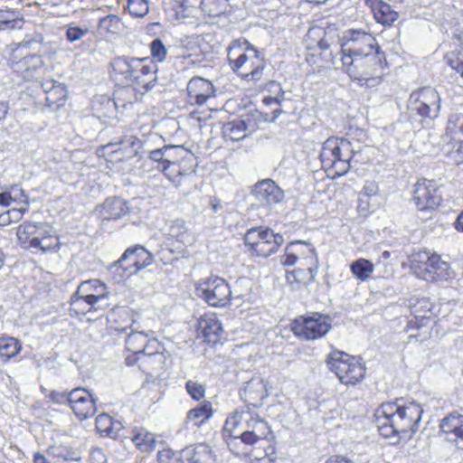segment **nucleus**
<instances>
[{
    "mask_svg": "<svg viewBox=\"0 0 463 463\" xmlns=\"http://www.w3.org/2000/svg\"><path fill=\"white\" fill-rule=\"evenodd\" d=\"M111 77L123 87L115 92L113 99H108L109 106H117L125 94L137 92L141 95L151 90L157 82V65L149 58L119 56L111 61Z\"/></svg>",
    "mask_w": 463,
    "mask_h": 463,
    "instance_id": "obj_1",
    "label": "nucleus"
},
{
    "mask_svg": "<svg viewBox=\"0 0 463 463\" xmlns=\"http://www.w3.org/2000/svg\"><path fill=\"white\" fill-rule=\"evenodd\" d=\"M422 413L420 405L414 402L383 403L375 411L379 432L385 438H397V441L410 439L418 430Z\"/></svg>",
    "mask_w": 463,
    "mask_h": 463,
    "instance_id": "obj_2",
    "label": "nucleus"
},
{
    "mask_svg": "<svg viewBox=\"0 0 463 463\" xmlns=\"http://www.w3.org/2000/svg\"><path fill=\"white\" fill-rule=\"evenodd\" d=\"M345 72L359 86L373 88L379 85L386 65L383 52L376 51L356 58L341 59Z\"/></svg>",
    "mask_w": 463,
    "mask_h": 463,
    "instance_id": "obj_3",
    "label": "nucleus"
},
{
    "mask_svg": "<svg viewBox=\"0 0 463 463\" xmlns=\"http://www.w3.org/2000/svg\"><path fill=\"white\" fill-rule=\"evenodd\" d=\"M227 59L232 71L247 81H259L263 76L265 61L260 52L248 41L232 42L227 49Z\"/></svg>",
    "mask_w": 463,
    "mask_h": 463,
    "instance_id": "obj_4",
    "label": "nucleus"
},
{
    "mask_svg": "<svg viewBox=\"0 0 463 463\" xmlns=\"http://www.w3.org/2000/svg\"><path fill=\"white\" fill-rule=\"evenodd\" d=\"M360 152V146H354L347 138L331 137L322 145L320 160L325 169H335L338 175H344L351 167V160Z\"/></svg>",
    "mask_w": 463,
    "mask_h": 463,
    "instance_id": "obj_5",
    "label": "nucleus"
},
{
    "mask_svg": "<svg viewBox=\"0 0 463 463\" xmlns=\"http://www.w3.org/2000/svg\"><path fill=\"white\" fill-rule=\"evenodd\" d=\"M109 321L115 331L127 333L125 344L128 351L144 354L152 347L158 346V341L150 338L146 333L137 331L132 328L133 320L124 308L113 309L109 317Z\"/></svg>",
    "mask_w": 463,
    "mask_h": 463,
    "instance_id": "obj_6",
    "label": "nucleus"
},
{
    "mask_svg": "<svg viewBox=\"0 0 463 463\" xmlns=\"http://www.w3.org/2000/svg\"><path fill=\"white\" fill-rule=\"evenodd\" d=\"M153 254L142 245L128 248L121 257L110 267V272L117 281H121L138 273L153 262Z\"/></svg>",
    "mask_w": 463,
    "mask_h": 463,
    "instance_id": "obj_7",
    "label": "nucleus"
},
{
    "mask_svg": "<svg viewBox=\"0 0 463 463\" xmlns=\"http://www.w3.org/2000/svg\"><path fill=\"white\" fill-rule=\"evenodd\" d=\"M411 268L417 277L426 281L447 280L450 278L449 264L436 253H416L411 261Z\"/></svg>",
    "mask_w": 463,
    "mask_h": 463,
    "instance_id": "obj_8",
    "label": "nucleus"
},
{
    "mask_svg": "<svg viewBox=\"0 0 463 463\" xmlns=\"http://www.w3.org/2000/svg\"><path fill=\"white\" fill-rule=\"evenodd\" d=\"M330 317L318 312H309L296 317L291 330L304 340H317L325 336L332 328Z\"/></svg>",
    "mask_w": 463,
    "mask_h": 463,
    "instance_id": "obj_9",
    "label": "nucleus"
},
{
    "mask_svg": "<svg viewBox=\"0 0 463 463\" xmlns=\"http://www.w3.org/2000/svg\"><path fill=\"white\" fill-rule=\"evenodd\" d=\"M326 363L329 369L345 385L357 383L365 373V369L359 361L354 357L350 358L347 354L338 350L329 354Z\"/></svg>",
    "mask_w": 463,
    "mask_h": 463,
    "instance_id": "obj_10",
    "label": "nucleus"
},
{
    "mask_svg": "<svg viewBox=\"0 0 463 463\" xmlns=\"http://www.w3.org/2000/svg\"><path fill=\"white\" fill-rule=\"evenodd\" d=\"M244 242L256 255L267 258L278 251L284 242V238L269 228L254 227L245 233Z\"/></svg>",
    "mask_w": 463,
    "mask_h": 463,
    "instance_id": "obj_11",
    "label": "nucleus"
},
{
    "mask_svg": "<svg viewBox=\"0 0 463 463\" xmlns=\"http://www.w3.org/2000/svg\"><path fill=\"white\" fill-rule=\"evenodd\" d=\"M441 99L439 92L430 87L413 91L408 100L409 109L422 118H436L440 111Z\"/></svg>",
    "mask_w": 463,
    "mask_h": 463,
    "instance_id": "obj_12",
    "label": "nucleus"
},
{
    "mask_svg": "<svg viewBox=\"0 0 463 463\" xmlns=\"http://www.w3.org/2000/svg\"><path fill=\"white\" fill-rule=\"evenodd\" d=\"M196 291L200 298L213 307L226 306L232 296L229 284L220 277H210L201 280Z\"/></svg>",
    "mask_w": 463,
    "mask_h": 463,
    "instance_id": "obj_13",
    "label": "nucleus"
},
{
    "mask_svg": "<svg viewBox=\"0 0 463 463\" xmlns=\"http://www.w3.org/2000/svg\"><path fill=\"white\" fill-rule=\"evenodd\" d=\"M376 51H380V47L372 34L354 30L347 33L340 48L341 59L349 58V60Z\"/></svg>",
    "mask_w": 463,
    "mask_h": 463,
    "instance_id": "obj_14",
    "label": "nucleus"
},
{
    "mask_svg": "<svg viewBox=\"0 0 463 463\" xmlns=\"http://www.w3.org/2000/svg\"><path fill=\"white\" fill-rule=\"evenodd\" d=\"M413 200L418 210L429 211L440 204L442 195L435 181L421 179L415 184Z\"/></svg>",
    "mask_w": 463,
    "mask_h": 463,
    "instance_id": "obj_15",
    "label": "nucleus"
},
{
    "mask_svg": "<svg viewBox=\"0 0 463 463\" xmlns=\"http://www.w3.org/2000/svg\"><path fill=\"white\" fill-rule=\"evenodd\" d=\"M70 407L80 420H87L97 411L96 399L83 388H75L71 391Z\"/></svg>",
    "mask_w": 463,
    "mask_h": 463,
    "instance_id": "obj_16",
    "label": "nucleus"
},
{
    "mask_svg": "<svg viewBox=\"0 0 463 463\" xmlns=\"http://www.w3.org/2000/svg\"><path fill=\"white\" fill-rule=\"evenodd\" d=\"M248 416L244 423L245 430L240 436H235V438H240L241 442L246 445H255L259 441L265 439L270 430L267 421L258 415L249 413Z\"/></svg>",
    "mask_w": 463,
    "mask_h": 463,
    "instance_id": "obj_17",
    "label": "nucleus"
},
{
    "mask_svg": "<svg viewBox=\"0 0 463 463\" xmlns=\"http://www.w3.org/2000/svg\"><path fill=\"white\" fill-rule=\"evenodd\" d=\"M78 294H83L87 299L92 301L101 310L109 307V291L107 286L99 279H90L81 282L78 286Z\"/></svg>",
    "mask_w": 463,
    "mask_h": 463,
    "instance_id": "obj_18",
    "label": "nucleus"
},
{
    "mask_svg": "<svg viewBox=\"0 0 463 463\" xmlns=\"http://www.w3.org/2000/svg\"><path fill=\"white\" fill-rule=\"evenodd\" d=\"M252 194L262 205L276 204L284 198L283 190L271 179L258 182L253 187Z\"/></svg>",
    "mask_w": 463,
    "mask_h": 463,
    "instance_id": "obj_19",
    "label": "nucleus"
},
{
    "mask_svg": "<svg viewBox=\"0 0 463 463\" xmlns=\"http://www.w3.org/2000/svg\"><path fill=\"white\" fill-rule=\"evenodd\" d=\"M188 100L191 104L203 105L206 101L214 97V87L213 83L201 77H194L187 83Z\"/></svg>",
    "mask_w": 463,
    "mask_h": 463,
    "instance_id": "obj_20",
    "label": "nucleus"
},
{
    "mask_svg": "<svg viewBox=\"0 0 463 463\" xmlns=\"http://www.w3.org/2000/svg\"><path fill=\"white\" fill-rule=\"evenodd\" d=\"M197 331L205 341L216 344L222 338L223 328L216 314L206 313L199 318Z\"/></svg>",
    "mask_w": 463,
    "mask_h": 463,
    "instance_id": "obj_21",
    "label": "nucleus"
},
{
    "mask_svg": "<svg viewBox=\"0 0 463 463\" xmlns=\"http://www.w3.org/2000/svg\"><path fill=\"white\" fill-rule=\"evenodd\" d=\"M197 163H166L160 170L165 176L178 187L194 176Z\"/></svg>",
    "mask_w": 463,
    "mask_h": 463,
    "instance_id": "obj_22",
    "label": "nucleus"
},
{
    "mask_svg": "<svg viewBox=\"0 0 463 463\" xmlns=\"http://www.w3.org/2000/svg\"><path fill=\"white\" fill-rule=\"evenodd\" d=\"M161 140V137L156 133H149L143 138H138L135 136L126 137L124 145L128 146L127 156H137L140 158L143 155H149L156 147V143Z\"/></svg>",
    "mask_w": 463,
    "mask_h": 463,
    "instance_id": "obj_23",
    "label": "nucleus"
},
{
    "mask_svg": "<svg viewBox=\"0 0 463 463\" xmlns=\"http://www.w3.org/2000/svg\"><path fill=\"white\" fill-rule=\"evenodd\" d=\"M176 461L188 463H216V458L211 448L203 443L186 447L180 451V459Z\"/></svg>",
    "mask_w": 463,
    "mask_h": 463,
    "instance_id": "obj_24",
    "label": "nucleus"
},
{
    "mask_svg": "<svg viewBox=\"0 0 463 463\" xmlns=\"http://www.w3.org/2000/svg\"><path fill=\"white\" fill-rule=\"evenodd\" d=\"M101 217V225L104 227L107 222L118 220L128 213L127 202L121 198H109L99 208Z\"/></svg>",
    "mask_w": 463,
    "mask_h": 463,
    "instance_id": "obj_25",
    "label": "nucleus"
},
{
    "mask_svg": "<svg viewBox=\"0 0 463 463\" xmlns=\"http://www.w3.org/2000/svg\"><path fill=\"white\" fill-rule=\"evenodd\" d=\"M439 428L449 441L463 440V415L450 413L441 420Z\"/></svg>",
    "mask_w": 463,
    "mask_h": 463,
    "instance_id": "obj_26",
    "label": "nucleus"
},
{
    "mask_svg": "<svg viewBox=\"0 0 463 463\" xmlns=\"http://www.w3.org/2000/svg\"><path fill=\"white\" fill-rule=\"evenodd\" d=\"M371 7L375 20L385 26H391L399 17L398 12L383 0H373Z\"/></svg>",
    "mask_w": 463,
    "mask_h": 463,
    "instance_id": "obj_27",
    "label": "nucleus"
},
{
    "mask_svg": "<svg viewBox=\"0 0 463 463\" xmlns=\"http://www.w3.org/2000/svg\"><path fill=\"white\" fill-rule=\"evenodd\" d=\"M96 429L101 435L116 439L123 430V424L108 413H101L96 418Z\"/></svg>",
    "mask_w": 463,
    "mask_h": 463,
    "instance_id": "obj_28",
    "label": "nucleus"
},
{
    "mask_svg": "<svg viewBox=\"0 0 463 463\" xmlns=\"http://www.w3.org/2000/svg\"><path fill=\"white\" fill-rule=\"evenodd\" d=\"M291 244L299 246L298 250L300 253L298 260H304L306 261L305 265L308 266L307 269L310 273V277L314 279L318 269V260L315 248L311 243L304 241H291Z\"/></svg>",
    "mask_w": 463,
    "mask_h": 463,
    "instance_id": "obj_29",
    "label": "nucleus"
},
{
    "mask_svg": "<svg viewBox=\"0 0 463 463\" xmlns=\"http://www.w3.org/2000/svg\"><path fill=\"white\" fill-rule=\"evenodd\" d=\"M161 348L162 346L158 342V346L152 347L144 354H141V364H139V368L143 371L161 368L165 362V357L161 352Z\"/></svg>",
    "mask_w": 463,
    "mask_h": 463,
    "instance_id": "obj_30",
    "label": "nucleus"
},
{
    "mask_svg": "<svg viewBox=\"0 0 463 463\" xmlns=\"http://www.w3.org/2000/svg\"><path fill=\"white\" fill-rule=\"evenodd\" d=\"M228 8V0H201L200 2L202 14L210 21L225 14Z\"/></svg>",
    "mask_w": 463,
    "mask_h": 463,
    "instance_id": "obj_31",
    "label": "nucleus"
},
{
    "mask_svg": "<svg viewBox=\"0 0 463 463\" xmlns=\"http://www.w3.org/2000/svg\"><path fill=\"white\" fill-rule=\"evenodd\" d=\"M165 234L175 239L177 241L185 244L191 240L185 222L182 219H175L169 222L165 229Z\"/></svg>",
    "mask_w": 463,
    "mask_h": 463,
    "instance_id": "obj_32",
    "label": "nucleus"
},
{
    "mask_svg": "<svg viewBox=\"0 0 463 463\" xmlns=\"http://www.w3.org/2000/svg\"><path fill=\"white\" fill-rule=\"evenodd\" d=\"M167 163H197L195 156L183 146H165Z\"/></svg>",
    "mask_w": 463,
    "mask_h": 463,
    "instance_id": "obj_33",
    "label": "nucleus"
},
{
    "mask_svg": "<svg viewBox=\"0 0 463 463\" xmlns=\"http://www.w3.org/2000/svg\"><path fill=\"white\" fill-rule=\"evenodd\" d=\"M247 136V125L243 120L227 122L222 127V137L225 140L238 142Z\"/></svg>",
    "mask_w": 463,
    "mask_h": 463,
    "instance_id": "obj_34",
    "label": "nucleus"
},
{
    "mask_svg": "<svg viewBox=\"0 0 463 463\" xmlns=\"http://www.w3.org/2000/svg\"><path fill=\"white\" fill-rule=\"evenodd\" d=\"M70 310L79 316L101 309L98 308V306H96L92 301L87 299L83 294H78L77 289L71 298Z\"/></svg>",
    "mask_w": 463,
    "mask_h": 463,
    "instance_id": "obj_35",
    "label": "nucleus"
},
{
    "mask_svg": "<svg viewBox=\"0 0 463 463\" xmlns=\"http://www.w3.org/2000/svg\"><path fill=\"white\" fill-rule=\"evenodd\" d=\"M213 415L212 403L204 402L201 405L190 410L186 416V420L192 422L194 426H200Z\"/></svg>",
    "mask_w": 463,
    "mask_h": 463,
    "instance_id": "obj_36",
    "label": "nucleus"
},
{
    "mask_svg": "<svg viewBox=\"0 0 463 463\" xmlns=\"http://www.w3.org/2000/svg\"><path fill=\"white\" fill-rule=\"evenodd\" d=\"M132 441L135 443L143 452H150L155 449L156 445V439L153 433L140 430L132 438Z\"/></svg>",
    "mask_w": 463,
    "mask_h": 463,
    "instance_id": "obj_37",
    "label": "nucleus"
},
{
    "mask_svg": "<svg viewBox=\"0 0 463 463\" xmlns=\"http://www.w3.org/2000/svg\"><path fill=\"white\" fill-rule=\"evenodd\" d=\"M22 349L20 341L11 336L0 337V356L11 359L16 356Z\"/></svg>",
    "mask_w": 463,
    "mask_h": 463,
    "instance_id": "obj_38",
    "label": "nucleus"
},
{
    "mask_svg": "<svg viewBox=\"0 0 463 463\" xmlns=\"http://www.w3.org/2000/svg\"><path fill=\"white\" fill-rule=\"evenodd\" d=\"M43 90L48 94L46 101L55 103L66 96L65 88L55 80L47 81L42 84Z\"/></svg>",
    "mask_w": 463,
    "mask_h": 463,
    "instance_id": "obj_39",
    "label": "nucleus"
},
{
    "mask_svg": "<svg viewBox=\"0 0 463 463\" xmlns=\"http://www.w3.org/2000/svg\"><path fill=\"white\" fill-rule=\"evenodd\" d=\"M350 268L355 278L362 281L366 280L374 269L373 264L365 259H358L351 264Z\"/></svg>",
    "mask_w": 463,
    "mask_h": 463,
    "instance_id": "obj_40",
    "label": "nucleus"
},
{
    "mask_svg": "<svg viewBox=\"0 0 463 463\" xmlns=\"http://www.w3.org/2000/svg\"><path fill=\"white\" fill-rule=\"evenodd\" d=\"M99 30L101 33H118L122 27L120 18L115 14H109L99 21Z\"/></svg>",
    "mask_w": 463,
    "mask_h": 463,
    "instance_id": "obj_41",
    "label": "nucleus"
},
{
    "mask_svg": "<svg viewBox=\"0 0 463 463\" xmlns=\"http://www.w3.org/2000/svg\"><path fill=\"white\" fill-rule=\"evenodd\" d=\"M34 245V249L40 250L43 253L56 251L60 248L59 238L53 229L43 238L41 237V241L35 239Z\"/></svg>",
    "mask_w": 463,
    "mask_h": 463,
    "instance_id": "obj_42",
    "label": "nucleus"
},
{
    "mask_svg": "<svg viewBox=\"0 0 463 463\" xmlns=\"http://www.w3.org/2000/svg\"><path fill=\"white\" fill-rule=\"evenodd\" d=\"M198 10L188 0H182L175 10L176 18L184 23L192 24L196 17Z\"/></svg>",
    "mask_w": 463,
    "mask_h": 463,
    "instance_id": "obj_43",
    "label": "nucleus"
},
{
    "mask_svg": "<svg viewBox=\"0 0 463 463\" xmlns=\"http://www.w3.org/2000/svg\"><path fill=\"white\" fill-rule=\"evenodd\" d=\"M446 134L455 139L458 136L463 137V114H452L449 116Z\"/></svg>",
    "mask_w": 463,
    "mask_h": 463,
    "instance_id": "obj_44",
    "label": "nucleus"
},
{
    "mask_svg": "<svg viewBox=\"0 0 463 463\" xmlns=\"http://www.w3.org/2000/svg\"><path fill=\"white\" fill-rule=\"evenodd\" d=\"M232 298H240L241 300H249L251 291V282L248 279H239L236 280L234 288L232 290Z\"/></svg>",
    "mask_w": 463,
    "mask_h": 463,
    "instance_id": "obj_45",
    "label": "nucleus"
},
{
    "mask_svg": "<svg viewBox=\"0 0 463 463\" xmlns=\"http://www.w3.org/2000/svg\"><path fill=\"white\" fill-rule=\"evenodd\" d=\"M38 224L33 222H24L20 224L17 228V238L21 244L28 245L31 241L32 237L33 236L34 231Z\"/></svg>",
    "mask_w": 463,
    "mask_h": 463,
    "instance_id": "obj_46",
    "label": "nucleus"
},
{
    "mask_svg": "<svg viewBox=\"0 0 463 463\" xmlns=\"http://www.w3.org/2000/svg\"><path fill=\"white\" fill-rule=\"evenodd\" d=\"M43 60L42 57L39 55H30L25 56L24 60L22 61V66H24V78H30L33 77V75H30L31 71H36L39 70H42L43 68Z\"/></svg>",
    "mask_w": 463,
    "mask_h": 463,
    "instance_id": "obj_47",
    "label": "nucleus"
},
{
    "mask_svg": "<svg viewBox=\"0 0 463 463\" xmlns=\"http://www.w3.org/2000/svg\"><path fill=\"white\" fill-rule=\"evenodd\" d=\"M150 52L153 60L157 62H163L167 56V49L160 38H155L149 44Z\"/></svg>",
    "mask_w": 463,
    "mask_h": 463,
    "instance_id": "obj_48",
    "label": "nucleus"
},
{
    "mask_svg": "<svg viewBox=\"0 0 463 463\" xmlns=\"http://www.w3.org/2000/svg\"><path fill=\"white\" fill-rule=\"evenodd\" d=\"M299 246L297 244L288 243L286 246L285 253L280 256V263L284 266H293L297 263L299 258L300 251Z\"/></svg>",
    "mask_w": 463,
    "mask_h": 463,
    "instance_id": "obj_49",
    "label": "nucleus"
},
{
    "mask_svg": "<svg viewBox=\"0 0 463 463\" xmlns=\"http://www.w3.org/2000/svg\"><path fill=\"white\" fill-rule=\"evenodd\" d=\"M128 9L132 16L143 17L148 13L149 6L146 0H128Z\"/></svg>",
    "mask_w": 463,
    "mask_h": 463,
    "instance_id": "obj_50",
    "label": "nucleus"
},
{
    "mask_svg": "<svg viewBox=\"0 0 463 463\" xmlns=\"http://www.w3.org/2000/svg\"><path fill=\"white\" fill-rule=\"evenodd\" d=\"M89 33V29L87 27H80L72 24H69L66 27L65 37L66 40L70 43H74L80 41Z\"/></svg>",
    "mask_w": 463,
    "mask_h": 463,
    "instance_id": "obj_51",
    "label": "nucleus"
},
{
    "mask_svg": "<svg viewBox=\"0 0 463 463\" xmlns=\"http://www.w3.org/2000/svg\"><path fill=\"white\" fill-rule=\"evenodd\" d=\"M148 158L156 164L154 167L157 170H161L163 166H165L167 163V159L165 157V146L162 147H156L151 153L148 155Z\"/></svg>",
    "mask_w": 463,
    "mask_h": 463,
    "instance_id": "obj_52",
    "label": "nucleus"
},
{
    "mask_svg": "<svg viewBox=\"0 0 463 463\" xmlns=\"http://www.w3.org/2000/svg\"><path fill=\"white\" fill-rule=\"evenodd\" d=\"M185 389L188 394L195 401H200L205 395V388L203 384L189 380L185 383Z\"/></svg>",
    "mask_w": 463,
    "mask_h": 463,
    "instance_id": "obj_53",
    "label": "nucleus"
},
{
    "mask_svg": "<svg viewBox=\"0 0 463 463\" xmlns=\"http://www.w3.org/2000/svg\"><path fill=\"white\" fill-rule=\"evenodd\" d=\"M125 141H126V137L119 141L118 148L111 150L110 158H109L110 162H114V161L121 162V161L128 160V159H131L134 157V156H127L128 151L129 148H128V146L124 145Z\"/></svg>",
    "mask_w": 463,
    "mask_h": 463,
    "instance_id": "obj_54",
    "label": "nucleus"
},
{
    "mask_svg": "<svg viewBox=\"0 0 463 463\" xmlns=\"http://www.w3.org/2000/svg\"><path fill=\"white\" fill-rule=\"evenodd\" d=\"M7 192L11 196L12 202L24 203L25 206L29 205V199L19 184L12 185L7 189Z\"/></svg>",
    "mask_w": 463,
    "mask_h": 463,
    "instance_id": "obj_55",
    "label": "nucleus"
},
{
    "mask_svg": "<svg viewBox=\"0 0 463 463\" xmlns=\"http://www.w3.org/2000/svg\"><path fill=\"white\" fill-rule=\"evenodd\" d=\"M52 229L53 228L52 226L46 223H39L34 231L33 236L32 237L30 243L26 245V248H35V239L41 241V237L43 238L44 236H46L49 232H52Z\"/></svg>",
    "mask_w": 463,
    "mask_h": 463,
    "instance_id": "obj_56",
    "label": "nucleus"
},
{
    "mask_svg": "<svg viewBox=\"0 0 463 463\" xmlns=\"http://www.w3.org/2000/svg\"><path fill=\"white\" fill-rule=\"evenodd\" d=\"M380 189L378 184L373 180H367L364 185L363 191L361 192V195L372 198L378 195Z\"/></svg>",
    "mask_w": 463,
    "mask_h": 463,
    "instance_id": "obj_57",
    "label": "nucleus"
},
{
    "mask_svg": "<svg viewBox=\"0 0 463 463\" xmlns=\"http://www.w3.org/2000/svg\"><path fill=\"white\" fill-rule=\"evenodd\" d=\"M137 92H133V94H125L123 96V99L126 101L121 100L118 105L117 106H109L108 104V101L106 102V108L109 111L111 109H118L121 108L122 109H127L128 105H132L134 102L137 100Z\"/></svg>",
    "mask_w": 463,
    "mask_h": 463,
    "instance_id": "obj_58",
    "label": "nucleus"
},
{
    "mask_svg": "<svg viewBox=\"0 0 463 463\" xmlns=\"http://www.w3.org/2000/svg\"><path fill=\"white\" fill-rule=\"evenodd\" d=\"M50 398L54 403L57 404H66L68 403L70 405L71 403V392H52L50 394Z\"/></svg>",
    "mask_w": 463,
    "mask_h": 463,
    "instance_id": "obj_59",
    "label": "nucleus"
},
{
    "mask_svg": "<svg viewBox=\"0 0 463 463\" xmlns=\"http://www.w3.org/2000/svg\"><path fill=\"white\" fill-rule=\"evenodd\" d=\"M269 88L271 91L275 93V96L272 97L270 100H274L275 103L280 104L285 99V91L282 90L280 83L271 81L269 83Z\"/></svg>",
    "mask_w": 463,
    "mask_h": 463,
    "instance_id": "obj_60",
    "label": "nucleus"
},
{
    "mask_svg": "<svg viewBox=\"0 0 463 463\" xmlns=\"http://www.w3.org/2000/svg\"><path fill=\"white\" fill-rule=\"evenodd\" d=\"M28 211V206H21L19 208H12L10 210H7V214L10 217L11 222H17L22 218L25 212Z\"/></svg>",
    "mask_w": 463,
    "mask_h": 463,
    "instance_id": "obj_61",
    "label": "nucleus"
},
{
    "mask_svg": "<svg viewBox=\"0 0 463 463\" xmlns=\"http://www.w3.org/2000/svg\"><path fill=\"white\" fill-rule=\"evenodd\" d=\"M175 455V451L170 449H165L158 451L157 461L158 463H171V459Z\"/></svg>",
    "mask_w": 463,
    "mask_h": 463,
    "instance_id": "obj_62",
    "label": "nucleus"
},
{
    "mask_svg": "<svg viewBox=\"0 0 463 463\" xmlns=\"http://www.w3.org/2000/svg\"><path fill=\"white\" fill-rule=\"evenodd\" d=\"M15 19V12L12 10H0V24H8Z\"/></svg>",
    "mask_w": 463,
    "mask_h": 463,
    "instance_id": "obj_63",
    "label": "nucleus"
},
{
    "mask_svg": "<svg viewBox=\"0 0 463 463\" xmlns=\"http://www.w3.org/2000/svg\"><path fill=\"white\" fill-rule=\"evenodd\" d=\"M448 64L463 77V61L458 58L448 59Z\"/></svg>",
    "mask_w": 463,
    "mask_h": 463,
    "instance_id": "obj_64",
    "label": "nucleus"
}]
</instances>
